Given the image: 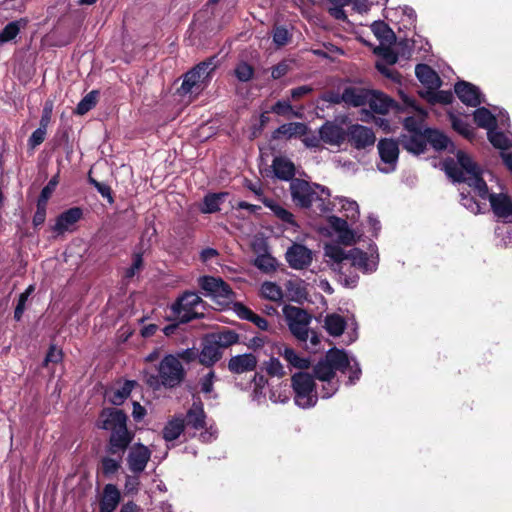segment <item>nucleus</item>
Wrapping results in <instances>:
<instances>
[{
  "label": "nucleus",
  "instance_id": "f257e3e1",
  "mask_svg": "<svg viewBox=\"0 0 512 512\" xmlns=\"http://www.w3.org/2000/svg\"><path fill=\"white\" fill-rule=\"evenodd\" d=\"M443 167L454 182H463L471 187L482 199H489L494 214L505 223H512V199L505 193H489L482 178L483 170L465 152L458 151L456 160L450 158L443 162Z\"/></svg>",
  "mask_w": 512,
  "mask_h": 512
},
{
  "label": "nucleus",
  "instance_id": "f03ea898",
  "mask_svg": "<svg viewBox=\"0 0 512 512\" xmlns=\"http://www.w3.org/2000/svg\"><path fill=\"white\" fill-rule=\"evenodd\" d=\"M324 256L327 264L339 275L344 286L353 288L358 282L357 275L348 276L349 268L354 267L363 273H372L378 266V253L376 247H370V254L359 248L344 250L336 244H327L324 247Z\"/></svg>",
  "mask_w": 512,
  "mask_h": 512
},
{
  "label": "nucleus",
  "instance_id": "7ed1b4c3",
  "mask_svg": "<svg viewBox=\"0 0 512 512\" xmlns=\"http://www.w3.org/2000/svg\"><path fill=\"white\" fill-rule=\"evenodd\" d=\"M337 370L342 373H349V384H354L361 375L359 364L353 357H349L343 350H330L325 358L314 367L315 377L322 382H327L329 386V391L324 393V397H331L339 388L338 381L335 380Z\"/></svg>",
  "mask_w": 512,
  "mask_h": 512
},
{
  "label": "nucleus",
  "instance_id": "20e7f679",
  "mask_svg": "<svg viewBox=\"0 0 512 512\" xmlns=\"http://www.w3.org/2000/svg\"><path fill=\"white\" fill-rule=\"evenodd\" d=\"M127 415L116 408L104 409L99 417L98 427L110 432L107 452L123 456L134 439V432L127 428Z\"/></svg>",
  "mask_w": 512,
  "mask_h": 512
},
{
  "label": "nucleus",
  "instance_id": "39448f33",
  "mask_svg": "<svg viewBox=\"0 0 512 512\" xmlns=\"http://www.w3.org/2000/svg\"><path fill=\"white\" fill-rule=\"evenodd\" d=\"M290 193L296 206L321 215L333 210L335 204L330 200V192L324 186L310 184L305 180L292 179Z\"/></svg>",
  "mask_w": 512,
  "mask_h": 512
},
{
  "label": "nucleus",
  "instance_id": "423d86ee",
  "mask_svg": "<svg viewBox=\"0 0 512 512\" xmlns=\"http://www.w3.org/2000/svg\"><path fill=\"white\" fill-rule=\"evenodd\" d=\"M185 375V371L180 360L174 355H166L158 366V374H145L146 383L153 389H159L161 386L174 388L178 386Z\"/></svg>",
  "mask_w": 512,
  "mask_h": 512
},
{
  "label": "nucleus",
  "instance_id": "0eeeda50",
  "mask_svg": "<svg viewBox=\"0 0 512 512\" xmlns=\"http://www.w3.org/2000/svg\"><path fill=\"white\" fill-rule=\"evenodd\" d=\"M215 68L214 58L198 64L184 75L178 93L181 96L198 95L206 87L210 75Z\"/></svg>",
  "mask_w": 512,
  "mask_h": 512
},
{
  "label": "nucleus",
  "instance_id": "6e6552de",
  "mask_svg": "<svg viewBox=\"0 0 512 512\" xmlns=\"http://www.w3.org/2000/svg\"><path fill=\"white\" fill-rule=\"evenodd\" d=\"M203 307V301L198 294L186 292L172 304L171 311L177 320L186 323L192 319L202 317Z\"/></svg>",
  "mask_w": 512,
  "mask_h": 512
},
{
  "label": "nucleus",
  "instance_id": "1a4fd4ad",
  "mask_svg": "<svg viewBox=\"0 0 512 512\" xmlns=\"http://www.w3.org/2000/svg\"><path fill=\"white\" fill-rule=\"evenodd\" d=\"M283 314L291 334L300 342L306 343L309 338L311 316L303 309L285 305Z\"/></svg>",
  "mask_w": 512,
  "mask_h": 512
},
{
  "label": "nucleus",
  "instance_id": "9d476101",
  "mask_svg": "<svg viewBox=\"0 0 512 512\" xmlns=\"http://www.w3.org/2000/svg\"><path fill=\"white\" fill-rule=\"evenodd\" d=\"M295 403L301 408L313 407L317 402L313 377L308 373H297L292 377Z\"/></svg>",
  "mask_w": 512,
  "mask_h": 512
},
{
  "label": "nucleus",
  "instance_id": "9b49d317",
  "mask_svg": "<svg viewBox=\"0 0 512 512\" xmlns=\"http://www.w3.org/2000/svg\"><path fill=\"white\" fill-rule=\"evenodd\" d=\"M199 286L206 297H210L221 307L227 306L233 300V291L221 278L203 276L199 278Z\"/></svg>",
  "mask_w": 512,
  "mask_h": 512
},
{
  "label": "nucleus",
  "instance_id": "f8f14e48",
  "mask_svg": "<svg viewBox=\"0 0 512 512\" xmlns=\"http://www.w3.org/2000/svg\"><path fill=\"white\" fill-rule=\"evenodd\" d=\"M377 148L380 156V162L377 165L379 171L383 173L395 171L399 156L398 143L392 139H381Z\"/></svg>",
  "mask_w": 512,
  "mask_h": 512
},
{
  "label": "nucleus",
  "instance_id": "ddd939ff",
  "mask_svg": "<svg viewBox=\"0 0 512 512\" xmlns=\"http://www.w3.org/2000/svg\"><path fill=\"white\" fill-rule=\"evenodd\" d=\"M399 94L405 109H410L414 112V115L406 117L403 122V125L408 132L407 134L422 133L423 121L426 117V112L422 108L418 107L415 100L406 93L400 91Z\"/></svg>",
  "mask_w": 512,
  "mask_h": 512
},
{
  "label": "nucleus",
  "instance_id": "4468645a",
  "mask_svg": "<svg viewBox=\"0 0 512 512\" xmlns=\"http://www.w3.org/2000/svg\"><path fill=\"white\" fill-rule=\"evenodd\" d=\"M347 140L354 148L361 150L373 146L376 136L369 127L353 124L347 129Z\"/></svg>",
  "mask_w": 512,
  "mask_h": 512
},
{
  "label": "nucleus",
  "instance_id": "2eb2a0df",
  "mask_svg": "<svg viewBox=\"0 0 512 512\" xmlns=\"http://www.w3.org/2000/svg\"><path fill=\"white\" fill-rule=\"evenodd\" d=\"M323 143L340 147L347 140V130L334 121H326L318 130Z\"/></svg>",
  "mask_w": 512,
  "mask_h": 512
},
{
  "label": "nucleus",
  "instance_id": "dca6fc26",
  "mask_svg": "<svg viewBox=\"0 0 512 512\" xmlns=\"http://www.w3.org/2000/svg\"><path fill=\"white\" fill-rule=\"evenodd\" d=\"M150 457L151 451L147 446L141 443L133 445L130 448L127 456V464L129 470L133 474L139 475L145 470Z\"/></svg>",
  "mask_w": 512,
  "mask_h": 512
},
{
  "label": "nucleus",
  "instance_id": "f3484780",
  "mask_svg": "<svg viewBox=\"0 0 512 512\" xmlns=\"http://www.w3.org/2000/svg\"><path fill=\"white\" fill-rule=\"evenodd\" d=\"M455 93L467 106L477 107L485 102L479 88L466 81H459L455 84Z\"/></svg>",
  "mask_w": 512,
  "mask_h": 512
},
{
  "label": "nucleus",
  "instance_id": "a211bd4d",
  "mask_svg": "<svg viewBox=\"0 0 512 512\" xmlns=\"http://www.w3.org/2000/svg\"><path fill=\"white\" fill-rule=\"evenodd\" d=\"M286 260L290 267L303 269L312 262V251L301 244H293L286 252Z\"/></svg>",
  "mask_w": 512,
  "mask_h": 512
},
{
  "label": "nucleus",
  "instance_id": "6ab92c4d",
  "mask_svg": "<svg viewBox=\"0 0 512 512\" xmlns=\"http://www.w3.org/2000/svg\"><path fill=\"white\" fill-rule=\"evenodd\" d=\"M82 214V209L79 207H73L64 211L57 217L53 231L57 234L71 231L72 227L81 219Z\"/></svg>",
  "mask_w": 512,
  "mask_h": 512
},
{
  "label": "nucleus",
  "instance_id": "aec40b11",
  "mask_svg": "<svg viewBox=\"0 0 512 512\" xmlns=\"http://www.w3.org/2000/svg\"><path fill=\"white\" fill-rule=\"evenodd\" d=\"M474 121L479 127L485 128L488 131L495 129L497 121L505 125V122L509 120L508 116L504 113L499 114V119L496 118L487 108L481 107L474 111Z\"/></svg>",
  "mask_w": 512,
  "mask_h": 512
},
{
  "label": "nucleus",
  "instance_id": "412c9836",
  "mask_svg": "<svg viewBox=\"0 0 512 512\" xmlns=\"http://www.w3.org/2000/svg\"><path fill=\"white\" fill-rule=\"evenodd\" d=\"M256 365L257 359L252 353L233 356L228 362L229 370L236 374L253 371Z\"/></svg>",
  "mask_w": 512,
  "mask_h": 512
},
{
  "label": "nucleus",
  "instance_id": "4be33fe9",
  "mask_svg": "<svg viewBox=\"0 0 512 512\" xmlns=\"http://www.w3.org/2000/svg\"><path fill=\"white\" fill-rule=\"evenodd\" d=\"M399 143L402 145L404 149H406L410 153H413L415 155L424 153L427 146L425 132L403 134L399 138Z\"/></svg>",
  "mask_w": 512,
  "mask_h": 512
},
{
  "label": "nucleus",
  "instance_id": "5701e85b",
  "mask_svg": "<svg viewBox=\"0 0 512 512\" xmlns=\"http://www.w3.org/2000/svg\"><path fill=\"white\" fill-rule=\"evenodd\" d=\"M367 104L373 112L385 115L394 106V101L382 92L369 91Z\"/></svg>",
  "mask_w": 512,
  "mask_h": 512
},
{
  "label": "nucleus",
  "instance_id": "b1692460",
  "mask_svg": "<svg viewBox=\"0 0 512 512\" xmlns=\"http://www.w3.org/2000/svg\"><path fill=\"white\" fill-rule=\"evenodd\" d=\"M205 413L201 402L193 403L184 420L185 426L195 432L205 428Z\"/></svg>",
  "mask_w": 512,
  "mask_h": 512
},
{
  "label": "nucleus",
  "instance_id": "393cba45",
  "mask_svg": "<svg viewBox=\"0 0 512 512\" xmlns=\"http://www.w3.org/2000/svg\"><path fill=\"white\" fill-rule=\"evenodd\" d=\"M415 74L418 80L429 89L428 91L441 86L438 74L426 64H418L415 68Z\"/></svg>",
  "mask_w": 512,
  "mask_h": 512
},
{
  "label": "nucleus",
  "instance_id": "a878e982",
  "mask_svg": "<svg viewBox=\"0 0 512 512\" xmlns=\"http://www.w3.org/2000/svg\"><path fill=\"white\" fill-rule=\"evenodd\" d=\"M369 91L358 87H347L341 94L343 102L352 107H360L367 104Z\"/></svg>",
  "mask_w": 512,
  "mask_h": 512
},
{
  "label": "nucleus",
  "instance_id": "bb28decb",
  "mask_svg": "<svg viewBox=\"0 0 512 512\" xmlns=\"http://www.w3.org/2000/svg\"><path fill=\"white\" fill-rule=\"evenodd\" d=\"M222 356V349L209 336L203 344L199 354L200 363L210 366L217 362Z\"/></svg>",
  "mask_w": 512,
  "mask_h": 512
},
{
  "label": "nucleus",
  "instance_id": "cd10ccee",
  "mask_svg": "<svg viewBox=\"0 0 512 512\" xmlns=\"http://www.w3.org/2000/svg\"><path fill=\"white\" fill-rule=\"evenodd\" d=\"M120 502V492L113 484H107L100 502V512H113Z\"/></svg>",
  "mask_w": 512,
  "mask_h": 512
},
{
  "label": "nucleus",
  "instance_id": "c85d7f7f",
  "mask_svg": "<svg viewBox=\"0 0 512 512\" xmlns=\"http://www.w3.org/2000/svg\"><path fill=\"white\" fill-rule=\"evenodd\" d=\"M329 224L339 233V241L343 244L350 245L356 242L354 233L348 229L347 221L336 216H330Z\"/></svg>",
  "mask_w": 512,
  "mask_h": 512
},
{
  "label": "nucleus",
  "instance_id": "c756f323",
  "mask_svg": "<svg viewBox=\"0 0 512 512\" xmlns=\"http://www.w3.org/2000/svg\"><path fill=\"white\" fill-rule=\"evenodd\" d=\"M234 311L240 319L252 322L259 329L266 331L268 329V322L265 318L257 315L251 309L242 303L234 304Z\"/></svg>",
  "mask_w": 512,
  "mask_h": 512
},
{
  "label": "nucleus",
  "instance_id": "7c9ffc66",
  "mask_svg": "<svg viewBox=\"0 0 512 512\" xmlns=\"http://www.w3.org/2000/svg\"><path fill=\"white\" fill-rule=\"evenodd\" d=\"M27 24L28 20L26 18H20L18 20L9 22L0 31V46L14 40L20 33L21 29H24Z\"/></svg>",
  "mask_w": 512,
  "mask_h": 512
},
{
  "label": "nucleus",
  "instance_id": "2f4dec72",
  "mask_svg": "<svg viewBox=\"0 0 512 512\" xmlns=\"http://www.w3.org/2000/svg\"><path fill=\"white\" fill-rule=\"evenodd\" d=\"M260 200L281 221H283L284 223L291 225L293 227H297V223L294 219V216L290 211H288L287 209H285L284 207H282L280 204H278L277 202H275L272 199H269L266 197H261Z\"/></svg>",
  "mask_w": 512,
  "mask_h": 512
},
{
  "label": "nucleus",
  "instance_id": "473e14b6",
  "mask_svg": "<svg viewBox=\"0 0 512 512\" xmlns=\"http://www.w3.org/2000/svg\"><path fill=\"white\" fill-rule=\"evenodd\" d=\"M346 327V320L343 316L331 313L327 314L324 319V328L327 333L333 337L342 335Z\"/></svg>",
  "mask_w": 512,
  "mask_h": 512
},
{
  "label": "nucleus",
  "instance_id": "72a5a7b5",
  "mask_svg": "<svg viewBox=\"0 0 512 512\" xmlns=\"http://www.w3.org/2000/svg\"><path fill=\"white\" fill-rule=\"evenodd\" d=\"M272 167L276 177L282 180H290L295 174L294 164L286 158H275Z\"/></svg>",
  "mask_w": 512,
  "mask_h": 512
},
{
  "label": "nucleus",
  "instance_id": "f704fd0d",
  "mask_svg": "<svg viewBox=\"0 0 512 512\" xmlns=\"http://www.w3.org/2000/svg\"><path fill=\"white\" fill-rule=\"evenodd\" d=\"M278 354L282 356L285 361L294 368L305 369L309 367V360L300 357L292 348L287 346H280L278 348Z\"/></svg>",
  "mask_w": 512,
  "mask_h": 512
},
{
  "label": "nucleus",
  "instance_id": "c9c22d12",
  "mask_svg": "<svg viewBox=\"0 0 512 512\" xmlns=\"http://www.w3.org/2000/svg\"><path fill=\"white\" fill-rule=\"evenodd\" d=\"M185 427L184 419L178 417L170 420L163 429V438L167 442L177 439Z\"/></svg>",
  "mask_w": 512,
  "mask_h": 512
},
{
  "label": "nucleus",
  "instance_id": "e433bc0d",
  "mask_svg": "<svg viewBox=\"0 0 512 512\" xmlns=\"http://www.w3.org/2000/svg\"><path fill=\"white\" fill-rule=\"evenodd\" d=\"M426 144L429 143L436 150L447 149L451 144L449 138L438 130H425Z\"/></svg>",
  "mask_w": 512,
  "mask_h": 512
},
{
  "label": "nucleus",
  "instance_id": "4c0bfd02",
  "mask_svg": "<svg viewBox=\"0 0 512 512\" xmlns=\"http://www.w3.org/2000/svg\"><path fill=\"white\" fill-rule=\"evenodd\" d=\"M374 35L381 41V44H392L395 40V34L387 24L382 21H375L371 25Z\"/></svg>",
  "mask_w": 512,
  "mask_h": 512
},
{
  "label": "nucleus",
  "instance_id": "58836bf2",
  "mask_svg": "<svg viewBox=\"0 0 512 512\" xmlns=\"http://www.w3.org/2000/svg\"><path fill=\"white\" fill-rule=\"evenodd\" d=\"M227 195L228 194L225 192L206 195L201 211L203 213H214L219 211L220 205L224 202Z\"/></svg>",
  "mask_w": 512,
  "mask_h": 512
},
{
  "label": "nucleus",
  "instance_id": "ea45409f",
  "mask_svg": "<svg viewBox=\"0 0 512 512\" xmlns=\"http://www.w3.org/2000/svg\"><path fill=\"white\" fill-rule=\"evenodd\" d=\"M309 128L306 124L300 122H290L281 125L277 132L287 138L294 136H304L307 134Z\"/></svg>",
  "mask_w": 512,
  "mask_h": 512
},
{
  "label": "nucleus",
  "instance_id": "a19ab883",
  "mask_svg": "<svg viewBox=\"0 0 512 512\" xmlns=\"http://www.w3.org/2000/svg\"><path fill=\"white\" fill-rule=\"evenodd\" d=\"M210 337L222 350L237 343L239 340L238 334L231 330L215 333Z\"/></svg>",
  "mask_w": 512,
  "mask_h": 512
},
{
  "label": "nucleus",
  "instance_id": "79ce46f5",
  "mask_svg": "<svg viewBox=\"0 0 512 512\" xmlns=\"http://www.w3.org/2000/svg\"><path fill=\"white\" fill-rule=\"evenodd\" d=\"M133 386V382L127 381L120 389L113 391L109 396L111 403L114 405H121L125 399L129 397Z\"/></svg>",
  "mask_w": 512,
  "mask_h": 512
},
{
  "label": "nucleus",
  "instance_id": "37998d69",
  "mask_svg": "<svg viewBox=\"0 0 512 512\" xmlns=\"http://www.w3.org/2000/svg\"><path fill=\"white\" fill-rule=\"evenodd\" d=\"M261 294L271 301H280L283 297L281 288L273 282H264L261 285Z\"/></svg>",
  "mask_w": 512,
  "mask_h": 512
},
{
  "label": "nucleus",
  "instance_id": "c03bdc74",
  "mask_svg": "<svg viewBox=\"0 0 512 512\" xmlns=\"http://www.w3.org/2000/svg\"><path fill=\"white\" fill-rule=\"evenodd\" d=\"M98 92L93 90L89 92L77 105L76 113L84 115L90 111L97 103Z\"/></svg>",
  "mask_w": 512,
  "mask_h": 512
},
{
  "label": "nucleus",
  "instance_id": "a18cd8bd",
  "mask_svg": "<svg viewBox=\"0 0 512 512\" xmlns=\"http://www.w3.org/2000/svg\"><path fill=\"white\" fill-rule=\"evenodd\" d=\"M450 121L454 130L461 135L466 138H470L473 135V128L465 119L451 114Z\"/></svg>",
  "mask_w": 512,
  "mask_h": 512
},
{
  "label": "nucleus",
  "instance_id": "49530a36",
  "mask_svg": "<svg viewBox=\"0 0 512 512\" xmlns=\"http://www.w3.org/2000/svg\"><path fill=\"white\" fill-rule=\"evenodd\" d=\"M487 134L489 141L494 147L501 150L509 148L511 141L505 134L498 132L495 129H490Z\"/></svg>",
  "mask_w": 512,
  "mask_h": 512
},
{
  "label": "nucleus",
  "instance_id": "de8ad7c7",
  "mask_svg": "<svg viewBox=\"0 0 512 512\" xmlns=\"http://www.w3.org/2000/svg\"><path fill=\"white\" fill-rule=\"evenodd\" d=\"M118 458H111V457H104L101 461V464H102V472L104 475L106 476H110V475H113L115 474L120 466H121V462H122V456H119L117 455Z\"/></svg>",
  "mask_w": 512,
  "mask_h": 512
},
{
  "label": "nucleus",
  "instance_id": "09e8293b",
  "mask_svg": "<svg viewBox=\"0 0 512 512\" xmlns=\"http://www.w3.org/2000/svg\"><path fill=\"white\" fill-rule=\"evenodd\" d=\"M388 45L389 44H381L379 47L375 48L374 53L380 56L387 65H393L397 62L398 56Z\"/></svg>",
  "mask_w": 512,
  "mask_h": 512
},
{
  "label": "nucleus",
  "instance_id": "8fccbe9b",
  "mask_svg": "<svg viewBox=\"0 0 512 512\" xmlns=\"http://www.w3.org/2000/svg\"><path fill=\"white\" fill-rule=\"evenodd\" d=\"M421 95L423 97L427 98V100L432 103L440 102V103L448 104L452 101V98H453L452 93L449 91H438V92L426 91L425 93H421Z\"/></svg>",
  "mask_w": 512,
  "mask_h": 512
},
{
  "label": "nucleus",
  "instance_id": "3c124183",
  "mask_svg": "<svg viewBox=\"0 0 512 512\" xmlns=\"http://www.w3.org/2000/svg\"><path fill=\"white\" fill-rule=\"evenodd\" d=\"M254 74V70L252 66L247 64L246 62L239 63L235 68V76L241 82L249 81Z\"/></svg>",
  "mask_w": 512,
  "mask_h": 512
},
{
  "label": "nucleus",
  "instance_id": "603ef678",
  "mask_svg": "<svg viewBox=\"0 0 512 512\" xmlns=\"http://www.w3.org/2000/svg\"><path fill=\"white\" fill-rule=\"evenodd\" d=\"M339 203L341 208L346 211V217L354 220L359 216L358 204L355 201H351L345 198H340Z\"/></svg>",
  "mask_w": 512,
  "mask_h": 512
},
{
  "label": "nucleus",
  "instance_id": "864d4df0",
  "mask_svg": "<svg viewBox=\"0 0 512 512\" xmlns=\"http://www.w3.org/2000/svg\"><path fill=\"white\" fill-rule=\"evenodd\" d=\"M254 264L257 268L265 272H269L275 269V259L270 255L257 256Z\"/></svg>",
  "mask_w": 512,
  "mask_h": 512
},
{
  "label": "nucleus",
  "instance_id": "5fc2aeb1",
  "mask_svg": "<svg viewBox=\"0 0 512 512\" xmlns=\"http://www.w3.org/2000/svg\"><path fill=\"white\" fill-rule=\"evenodd\" d=\"M291 38L289 31L284 27H276L273 31V42L277 46L286 45Z\"/></svg>",
  "mask_w": 512,
  "mask_h": 512
},
{
  "label": "nucleus",
  "instance_id": "6e6d98bb",
  "mask_svg": "<svg viewBox=\"0 0 512 512\" xmlns=\"http://www.w3.org/2000/svg\"><path fill=\"white\" fill-rule=\"evenodd\" d=\"M57 184H58V177L57 176H55L52 179H50L48 184L42 189L37 202H41V203L47 204L48 199L51 197V195L54 192Z\"/></svg>",
  "mask_w": 512,
  "mask_h": 512
},
{
  "label": "nucleus",
  "instance_id": "4d7b16f0",
  "mask_svg": "<svg viewBox=\"0 0 512 512\" xmlns=\"http://www.w3.org/2000/svg\"><path fill=\"white\" fill-rule=\"evenodd\" d=\"M266 371L269 375L277 377H282L285 374L284 367L277 358H271L266 363Z\"/></svg>",
  "mask_w": 512,
  "mask_h": 512
},
{
  "label": "nucleus",
  "instance_id": "13d9d810",
  "mask_svg": "<svg viewBox=\"0 0 512 512\" xmlns=\"http://www.w3.org/2000/svg\"><path fill=\"white\" fill-rule=\"evenodd\" d=\"M89 183L96 188V190L101 194L102 197L107 198L110 203L113 202L111 188L108 185L98 182L92 177H89Z\"/></svg>",
  "mask_w": 512,
  "mask_h": 512
},
{
  "label": "nucleus",
  "instance_id": "bf43d9fd",
  "mask_svg": "<svg viewBox=\"0 0 512 512\" xmlns=\"http://www.w3.org/2000/svg\"><path fill=\"white\" fill-rule=\"evenodd\" d=\"M215 374L213 371H209L206 375H204L200 379V389L201 392L205 394H209L213 390V383H214Z\"/></svg>",
  "mask_w": 512,
  "mask_h": 512
},
{
  "label": "nucleus",
  "instance_id": "052dcab7",
  "mask_svg": "<svg viewBox=\"0 0 512 512\" xmlns=\"http://www.w3.org/2000/svg\"><path fill=\"white\" fill-rule=\"evenodd\" d=\"M45 135H46L45 127L37 128L29 138V141H28L29 145L32 148H35L36 146L40 145L45 140Z\"/></svg>",
  "mask_w": 512,
  "mask_h": 512
},
{
  "label": "nucleus",
  "instance_id": "680f3d73",
  "mask_svg": "<svg viewBox=\"0 0 512 512\" xmlns=\"http://www.w3.org/2000/svg\"><path fill=\"white\" fill-rule=\"evenodd\" d=\"M62 357V350L55 346H51L44 359V365L48 366L49 363H58L62 360Z\"/></svg>",
  "mask_w": 512,
  "mask_h": 512
},
{
  "label": "nucleus",
  "instance_id": "e2e57ef3",
  "mask_svg": "<svg viewBox=\"0 0 512 512\" xmlns=\"http://www.w3.org/2000/svg\"><path fill=\"white\" fill-rule=\"evenodd\" d=\"M272 112L278 115H286L292 112V106L289 101L280 100L273 105Z\"/></svg>",
  "mask_w": 512,
  "mask_h": 512
},
{
  "label": "nucleus",
  "instance_id": "0e129e2a",
  "mask_svg": "<svg viewBox=\"0 0 512 512\" xmlns=\"http://www.w3.org/2000/svg\"><path fill=\"white\" fill-rule=\"evenodd\" d=\"M46 206L47 204L37 202V209L33 217L34 226L42 225L46 218Z\"/></svg>",
  "mask_w": 512,
  "mask_h": 512
},
{
  "label": "nucleus",
  "instance_id": "69168bd1",
  "mask_svg": "<svg viewBox=\"0 0 512 512\" xmlns=\"http://www.w3.org/2000/svg\"><path fill=\"white\" fill-rule=\"evenodd\" d=\"M200 431L199 438L204 443H209L217 437V430L214 429L213 426H210L209 428L205 426V428Z\"/></svg>",
  "mask_w": 512,
  "mask_h": 512
},
{
  "label": "nucleus",
  "instance_id": "338daca9",
  "mask_svg": "<svg viewBox=\"0 0 512 512\" xmlns=\"http://www.w3.org/2000/svg\"><path fill=\"white\" fill-rule=\"evenodd\" d=\"M304 136L305 137L302 139V142L308 148H319L321 146V142H323L319 134L318 136L314 134Z\"/></svg>",
  "mask_w": 512,
  "mask_h": 512
},
{
  "label": "nucleus",
  "instance_id": "774afa93",
  "mask_svg": "<svg viewBox=\"0 0 512 512\" xmlns=\"http://www.w3.org/2000/svg\"><path fill=\"white\" fill-rule=\"evenodd\" d=\"M462 195V205L470 210L472 213L477 214L480 212V205L473 199L468 196Z\"/></svg>",
  "mask_w": 512,
  "mask_h": 512
}]
</instances>
